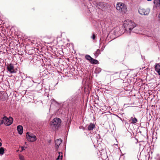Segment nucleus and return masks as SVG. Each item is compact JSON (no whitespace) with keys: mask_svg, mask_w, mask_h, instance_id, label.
Instances as JSON below:
<instances>
[{"mask_svg":"<svg viewBox=\"0 0 160 160\" xmlns=\"http://www.w3.org/2000/svg\"><path fill=\"white\" fill-rule=\"evenodd\" d=\"M158 18L160 19V12L158 15Z\"/></svg>","mask_w":160,"mask_h":160,"instance_id":"obj_23","label":"nucleus"},{"mask_svg":"<svg viewBox=\"0 0 160 160\" xmlns=\"http://www.w3.org/2000/svg\"><path fill=\"white\" fill-rule=\"evenodd\" d=\"M123 26L126 31L130 32L131 30L135 27V24L132 21L127 20L124 21Z\"/></svg>","mask_w":160,"mask_h":160,"instance_id":"obj_1","label":"nucleus"},{"mask_svg":"<svg viewBox=\"0 0 160 160\" xmlns=\"http://www.w3.org/2000/svg\"><path fill=\"white\" fill-rule=\"evenodd\" d=\"M155 70L158 74L160 75V65L159 64H157L156 65Z\"/></svg>","mask_w":160,"mask_h":160,"instance_id":"obj_11","label":"nucleus"},{"mask_svg":"<svg viewBox=\"0 0 160 160\" xmlns=\"http://www.w3.org/2000/svg\"><path fill=\"white\" fill-rule=\"evenodd\" d=\"M92 64H96L98 62V61L92 58V59L89 61Z\"/></svg>","mask_w":160,"mask_h":160,"instance_id":"obj_13","label":"nucleus"},{"mask_svg":"<svg viewBox=\"0 0 160 160\" xmlns=\"http://www.w3.org/2000/svg\"><path fill=\"white\" fill-rule=\"evenodd\" d=\"M58 156L57 158V160H60L62 159V152H59L58 153Z\"/></svg>","mask_w":160,"mask_h":160,"instance_id":"obj_14","label":"nucleus"},{"mask_svg":"<svg viewBox=\"0 0 160 160\" xmlns=\"http://www.w3.org/2000/svg\"><path fill=\"white\" fill-rule=\"evenodd\" d=\"M13 118L11 117L8 118L6 117H4L2 120L1 123H4L6 125H10L12 122Z\"/></svg>","mask_w":160,"mask_h":160,"instance_id":"obj_4","label":"nucleus"},{"mask_svg":"<svg viewBox=\"0 0 160 160\" xmlns=\"http://www.w3.org/2000/svg\"><path fill=\"white\" fill-rule=\"evenodd\" d=\"M95 127L94 124L91 123L88 127V129L89 130H92Z\"/></svg>","mask_w":160,"mask_h":160,"instance_id":"obj_12","label":"nucleus"},{"mask_svg":"<svg viewBox=\"0 0 160 160\" xmlns=\"http://www.w3.org/2000/svg\"><path fill=\"white\" fill-rule=\"evenodd\" d=\"M17 130L20 134H21L23 132V127L22 126L19 125L17 127Z\"/></svg>","mask_w":160,"mask_h":160,"instance_id":"obj_10","label":"nucleus"},{"mask_svg":"<svg viewBox=\"0 0 160 160\" xmlns=\"http://www.w3.org/2000/svg\"><path fill=\"white\" fill-rule=\"evenodd\" d=\"M19 158L20 160H25L24 156L21 154L19 155Z\"/></svg>","mask_w":160,"mask_h":160,"instance_id":"obj_19","label":"nucleus"},{"mask_svg":"<svg viewBox=\"0 0 160 160\" xmlns=\"http://www.w3.org/2000/svg\"><path fill=\"white\" fill-rule=\"evenodd\" d=\"M131 120L132 121V123L133 124L136 123L137 122V119L135 118H133L132 117L131 118Z\"/></svg>","mask_w":160,"mask_h":160,"instance_id":"obj_15","label":"nucleus"},{"mask_svg":"<svg viewBox=\"0 0 160 160\" xmlns=\"http://www.w3.org/2000/svg\"><path fill=\"white\" fill-rule=\"evenodd\" d=\"M138 12L141 15H147L149 13L150 10L147 8H139L138 10Z\"/></svg>","mask_w":160,"mask_h":160,"instance_id":"obj_5","label":"nucleus"},{"mask_svg":"<svg viewBox=\"0 0 160 160\" xmlns=\"http://www.w3.org/2000/svg\"><path fill=\"white\" fill-rule=\"evenodd\" d=\"M100 53V51L99 49H98L97 51L95 52V55L98 56V55Z\"/></svg>","mask_w":160,"mask_h":160,"instance_id":"obj_20","label":"nucleus"},{"mask_svg":"<svg viewBox=\"0 0 160 160\" xmlns=\"http://www.w3.org/2000/svg\"><path fill=\"white\" fill-rule=\"evenodd\" d=\"M61 119L58 118H54L51 122V126L56 128V127L59 126L61 124Z\"/></svg>","mask_w":160,"mask_h":160,"instance_id":"obj_3","label":"nucleus"},{"mask_svg":"<svg viewBox=\"0 0 160 160\" xmlns=\"http://www.w3.org/2000/svg\"><path fill=\"white\" fill-rule=\"evenodd\" d=\"M92 38L93 40H94L96 38V36L94 34H93L92 36Z\"/></svg>","mask_w":160,"mask_h":160,"instance_id":"obj_21","label":"nucleus"},{"mask_svg":"<svg viewBox=\"0 0 160 160\" xmlns=\"http://www.w3.org/2000/svg\"><path fill=\"white\" fill-rule=\"evenodd\" d=\"M116 9L120 13L123 15L126 13L128 12V9L126 5L122 2L117 3Z\"/></svg>","mask_w":160,"mask_h":160,"instance_id":"obj_2","label":"nucleus"},{"mask_svg":"<svg viewBox=\"0 0 160 160\" xmlns=\"http://www.w3.org/2000/svg\"><path fill=\"white\" fill-rule=\"evenodd\" d=\"M148 1H151L152 0H147Z\"/></svg>","mask_w":160,"mask_h":160,"instance_id":"obj_25","label":"nucleus"},{"mask_svg":"<svg viewBox=\"0 0 160 160\" xmlns=\"http://www.w3.org/2000/svg\"><path fill=\"white\" fill-rule=\"evenodd\" d=\"M7 68L8 71H9L10 73H15L16 72V71L14 69V67L13 65L11 64L7 66Z\"/></svg>","mask_w":160,"mask_h":160,"instance_id":"obj_7","label":"nucleus"},{"mask_svg":"<svg viewBox=\"0 0 160 160\" xmlns=\"http://www.w3.org/2000/svg\"><path fill=\"white\" fill-rule=\"evenodd\" d=\"M62 142V140L61 139H58L56 140L55 142V147L57 149V150H58V148L59 145L61 144Z\"/></svg>","mask_w":160,"mask_h":160,"instance_id":"obj_9","label":"nucleus"},{"mask_svg":"<svg viewBox=\"0 0 160 160\" xmlns=\"http://www.w3.org/2000/svg\"><path fill=\"white\" fill-rule=\"evenodd\" d=\"M154 3L156 5L160 6V0H154Z\"/></svg>","mask_w":160,"mask_h":160,"instance_id":"obj_16","label":"nucleus"},{"mask_svg":"<svg viewBox=\"0 0 160 160\" xmlns=\"http://www.w3.org/2000/svg\"><path fill=\"white\" fill-rule=\"evenodd\" d=\"M26 138L28 141L31 142L35 141L37 139L35 135L32 133H29L28 132L27 133Z\"/></svg>","mask_w":160,"mask_h":160,"instance_id":"obj_6","label":"nucleus"},{"mask_svg":"<svg viewBox=\"0 0 160 160\" xmlns=\"http://www.w3.org/2000/svg\"><path fill=\"white\" fill-rule=\"evenodd\" d=\"M21 148H22V150L20 152H22L23 150H25V149L24 148V147H23L22 146L21 147Z\"/></svg>","mask_w":160,"mask_h":160,"instance_id":"obj_22","label":"nucleus"},{"mask_svg":"<svg viewBox=\"0 0 160 160\" xmlns=\"http://www.w3.org/2000/svg\"><path fill=\"white\" fill-rule=\"evenodd\" d=\"M98 6L99 9L105 10L106 9V4L105 3L101 2L98 4Z\"/></svg>","mask_w":160,"mask_h":160,"instance_id":"obj_8","label":"nucleus"},{"mask_svg":"<svg viewBox=\"0 0 160 160\" xmlns=\"http://www.w3.org/2000/svg\"><path fill=\"white\" fill-rule=\"evenodd\" d=\"M85 57V58L89 61H90L92 58L89 55H86Z\"/></svg>","mask_w":160,"mask_h":160,"instance_id":"obj_18","label":"nucleus"},{"mask_svg":"<svg viewBox=\"0 0 160 160\" xmlns=\"http://www.w3.org/2000/svg\"><path fill=\"white\" fill-rule=\"evenodd\" d=\"M1 140V139L0 138V141ZM2 145V144L1 142H0V147H1Z\"/></svg>","mask_w":160,"mask_h":160,"instance_id":"obj_24","label":"nucleus"},{"mask_svg":"<svg viewBox=\"0 0 160 160\" xmlns=\"http://www.w3.org/2000/svg\"><path fill=\"white\" fill-rule=\"evenodd\" d=\"M4 149L3 147H1L0 148V154L1 155L3 154L4 151Z\"/></svg>","mask_w":160,"mask_h":160,"instance_id":"obj_17","label":"nucleus"}]
</instances>
